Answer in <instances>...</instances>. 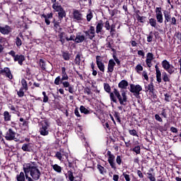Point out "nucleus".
<instances>
[{
	"instance_id": "obj_42",
	"label": "nucleus",
	"mask_w": 181,
	"mask_h": 181,
	"mask_svg": "<svg viewBox=\"0 0 181 181\" xmlns=\"http://www.w3.org/2000/svg\"><path fill=\"white\" fill-rule=\"evenodd\" d=\"M155 13H156V16L163 15V13H162V7H156L155 10Z\"/></svg>"
},
{
	"instance_id": "obj_28",
	"label": "nucleus",
	"mask_w": 181,
	"mask_h": 181,
	"mask_svg": "<svg viewBox=\"0 0 181 181\" xmlns=\"http://www.w3.org/2000/svg\"><path fill=\"white\" fill-rule=\"evenodd\" d=\"M62 53L64 60L69 62V60H70V53H69L68 51H62Z\"/></svg>"
},
{
	"instance_id": "obj_58",
	"label": "nucleus",
	"mask_w": 181,
	"mask_h": 181,
	"mask_svg": "<svg viewBox=\"0 0 181 181\" xmlns=\"http://www.w3.org/2000/svg\"><path fill=\"white\" fill-rule=\"evenodd\" d=\"M129 134L132 136H138V132L135 129L129 130Z\"/></svg>"
},
{
	"instance_id": "obj_59",
	"label": "nucleus",
	"mask_w": 181,
	"mask_h": 181,
	"mask_svg": "<svg viewBox=\"0 0 181 181\" xmlns=\"http://www.w3.org/2000/svg\"><path fill=\"white\" fill-rule=\"evenodd\" d=\"M43 98V103H47L49 101V96L46 94L45 91L42 92Z\"/></svg>"
},
{
	"instance_id": "obj_53",
	"label": "nucleus",
	"mask_w": 181,
	"mask_h": 181,
	"mask_svg": "<svg viewBox=\"0 0 181 181\" xmlns=\"http://www.w3.org/2000/svg\"><path fill=\"white\" fill-rule=\"evenodd\" d=\"M116 163H117V165L119 166H121V163H122V157H121V156H117L116 158Z\"/></svg>"
},
{
	"instance_id": "obj_25",
	"label": "nucleus",
	"mask_w": 181,
	"mask_h": 181,
	"mask_svg": "<svg viewBox=\"0 0 181 181\" xmlns=\"http://www.w3.org/2000/svg\"><path fill=\"white\" fill-rule=\"evenodd\" d=\"M11 118H12V115L9 114V112L5 111L4 112V119L5 122H8V121H11Z\"/></svg>"
},
{
	"instance_id": "obj_35",
	"label": "nucleus",
	"mask_w": 181,
	"mask_h": 181,
	"mask_svg": "<svg viewBox=\"0 0 181 181\" xmlns=\"http://www.w3.org/2000/svg\"><path fill=\"white\" fill-rule=\"evenodd\" d=\"M17 181H25V173L23 172H21L19 175L16 176Z\"/></svg>"
},
{
	"instance_id": "obj_34",
	"label": "nucleus",
	"mask_w": 181,
	"mask_h": 181,
	"mask_svg": "<svg viewBox=\"0 0 181 181\" xmlns=\"http://www.w3.org/2000/svg\"><path fill=\"white\" fill-rule=\"evenodd\" d=\"M162 77L164 83H169L170 81V78H169V75L167 74L166 72H163L162 74Z\"/></svg>"
},
{
	"instance_id": "obj_3",
	"label": "nucleus",
	"mask_w": 181,
	"mask_h": 181,
	"mask_svg": "<svg viewBox=\"0 0 181 181\" xmlns=\"http://www.w3.org/2000/svg\"><path fill=\"white\" fill-rule=\"evenodd\" d=\"M54 83L56 86H60V84H62L64 88H65V91H69L70 94H74V86L70 85V82L69 81H64L63 78H61L60 76H58L55 78Z\"/></svg>"
},
{
	"instance_id": "obj_7",
	"label": "nucleus",
	"mask_w": 181,
	"mask_h": 181,
	"mask_svg": "<svg viewBox=\"0 0 181 181\" xmlns=\"http://www.w3.org/2000/svg\"><path fill=\"white\" fill-rule=\"evenodd\" d=\"M130 93H132L136 98H139L140 91H142V86L141 85H135L134 83L130 84L129 88Z\"/></svg>"
},
{
	"instance_id": "obj_50",
	"label": "nucleus",
	"mask_w": 181,
	"mask_h": 181,
	"mask_svg": "<svg viewBox=\"0 0 181 181\" xmlns=\"http://www.w3.org/2000/svg\"><path fill=\"white\" fill-rule=\"evenodd\" d=\"M23 90H25V89L20 88V90L17 92V95H18V97L21 98L25 95V92Z\"/></svg>"
},
{
	"instance_id": "obj_5",
	"label": "nucleus",
	"mask_w": 181,
	"mask_h": 181,
	"mask_svg": "<svg viewBox=\"0 0 181 181\" xmlns=\"http://www.w3.org/2000/svg\"><path fill=\"white\" fill-rule=\"evenodd\" d=\"M8 54L13 58L14 62H18L20 66H23V62L25 60V55L23 54H16V52L13 50L8 52Z\"/></svg>"
},
{
	"instance_id": "obj_12",
	"label": "nucleus",
	"mask_w": 181,
	"mask_h": 181,
	"mask_svg": "<svg viewBox=\"0 0 181 181\" xmlns=\"http://www.w3.org/2000/svg\"><path fill=\"white\" fill-rule=\"evenodd\" d=\"M72 16L74 21H77V22H81L83 21V13L80 12V10L74 9Z\"/></svg>"
},
{
	"instance_id": "obj_64",
	"label": "nucleus",
	"mask_w": 181,
	"mask_h": 181,
	"mask_svg": "<svg viewBox=\"0 0 181 181\" xmlns=\"http://www.w3.org/2000/svg\"><path fill=\"white\" fill-rule=\"evenodd\" d=\"M123 176L126 181H131V177H129V175H128L125 173H123Z\"/></svg>"
},
{
	"instance_id": "obj_10",
	"label": "nucleus",
	"mask_w": 181,
	"mask_h": 181,
	"mask_svg": "<svg viewBox=\"0 0 181 181\" xmlns=\"http://www.w3.org/2000/svg\"><path fill=\"white\" fill-rule=\"evenodd\" d=\"M30 176L35 180H39L40 176H42V173H40V170L37 167H33L30 172Z\"/></svg>"
},
{
	"instance_id": "obj_46",
	"label": "nucleus",
	"mask_w": 181,
	"mask_h": 181,
	"mask_svg": "<svg viewBox=\"0 0 181 181\" xmlns=\"http://www.w3.org/2000/svg\"><path fill=\"white\" fill-rule=\"evenodd\" d=\"M146 59L148 60H154L155 59V56L152 52H148L146 54Z\"/></svg>"
},
{
	"instance_id": "obj_2",
	"label": "nucleus",
	"mask_w": 181,
	"mask_h": 181,
	"mask_svg": "<svg viewBox=\"0 0 181 181\" xmlns=\"http://www.w3.org/2000/svg\"><path fill=\"white\" fill-rule=\"evenodd\" d=\"M85 35H81V33H78L76 35L74 42L75 43H83V42H87V39L93 40L95 37V28L90 25L88 30L83 31Z\"/></svg>"
},
{
	"instance_id": "obj_11",
	"label": "nucleus",
	"mask_w": 181,
	"mask_h": 181,
	"mask_svg": "<svg viewBox=\"0 0 181 181\" xmlns=\"http://www.w3.org/2000/svg\"><path fill=\"white\" fill-rule=\"evenodd\" d=\"M0 74L3 76H6L10 80L13 78V76L12 75V72H11V69L8 67H4V69L0 68Z\"/></svg>"
},
{
	"instance_id": "obj_36",
	"label": "nucleus",
	"mask_w": 181,
	"mask_h": 181,
	"mask_svg": "<svg viewBox=\"0 0 181 181\" xmlns=\"http://www.w3.org/2000/svg\"><path fill=\"white\" fill-rule=\"evenodd\" d=\"M98 68L99 69L100 71H102V73H104L105 71V65L103 62H100L99 64H96Z\"/></svg>"
},
{
	"instance_id": "obj_40",
	"label": "nucleus",
	"mask_w": 181,
	"mask_h": 181,
	"mask_svg": "<svg viewBox=\"0 0 181 181\" xmlns=\"http://www.w3.org/2000/svg\"><path fill=\"white\" fill-rule=\"evenodd\" d=\"M40 66L41 67L42 70H46V62H45V59H40Z\"/></svg>"
},
{
	"instance_id": "obj_47",
	"label": "nucleus",
	"mask_w": 181,
	"mask_h": 181,
	"mask_svg": "<svg viewBox=\"0 0 181 181\" xmlns=\"http://www.w3.org/2000/svg\"><path fill=\"white\" fill-rule=\"evenodd\" d=\"M135 70H136V73H139L140 71H144V66H142V65H141V64H139L136 65Z\"/></svg>"
},
{
	"instance_id": "obj_62",
	"label": "nucleus",
	"mask_w": 181,
	"mask_h": 181,
	"mask_svg": "<svg viewBox=\"0 0 181 181\" xmlns=\"http://www.w3.org/2000/svg\"><path fill=\"white\" fill-rule=\"evenodd\" d=\"M105 28L106 30H110V29H111V25H110L109 21H106V22L105 23Z\"/></svg>"
},
{
	"instance_id": "obj_32",
	"label": "nucleus",
	"mask_w": 181,
	"mask_h": 181,
	"mask_svg": "<svg viewBox=\"0 0 181 181\" xmlns=\"http://www.w3.org/2000/svg\"><path fill=\"white\" fill-rule=\"evenodd\" d=\"M52 168L57 173H62V167L57 164L51 165Z\"/></svg>"
},
{
	"instance_id": "obj_22",
	"label": "nucleus",
	"mask_w": 181,
	"mask_h": 181,
	"mask_svg": "<svg viewBox=\"0 0 181 181\" xmlns=\"http://www.w3.org/2000/svg\"><path fill=\"white\" fill-rule=\"evenodd\" d=\"M148 23L152 28H155L156 29V28H158V21L156 18H150L148 21Z\"/></svg>"
},
{
	"instance_id": "obj_27",
	"label": "nucleus",
	"mask_w": 181,
	"mask_h": 181,
	"mask_svg": "<svg viewBox=\"0 0 181 181\" xmlns=\"http://www.w3.org/2000/svg\"><path fill=\"white\" fill-rule=\"evenodd\" d=\"M58 37L59 39V42H60L62 45H64V43H66V39H64V32L59 33Z\"/></svg>"
},
{
	"instance_id": "obj_61",
	"label": "nucleus",
	"mask_w": 181,
	"mask_h": 181,
	"mask_svg": "<svg viewBox=\"0 0 181 181\" xmlns=\"http://www.w3.org/2000/svg\"><path fill=\"white\" fill-rule=\"evenodd\" d=\"M92 18H93V12L90 11V12L88 14H87V16H86L87 21H88V22H90Z\"/></svg>"
},
{
	"instance_id": "obj_23",
	"label": "nucleus",
	"mask_w": 181,
	"mask_h": 181,
	"mask_svg": "<svg viewBox=\"0 0 181 181\" xmlns=\"http://www.w3.org/2000/svg\"><path fill=\"white\" fill-rule=\"evenodd\" d=\"M62 70V80H69V75H67V72H66V67L63 66L61 68Z\"/></svg>"
},
{
	"instance_id": "obj_54",
	"label": "nucleus",
	"mask_w": 181,
	"mask_h": 181,
	"mask_svg": "<svg viewBox=\"0 0 181 181\" xmlns=\"http://www.w3.org/2000/svg\"><path fill=\"white\" fill-rule=\"evenodd\" d=\"M16 44L17 47L22 46V40H21L19 37H16Z\"/></svg>"
},
{
	"instance_id": "obj_63",
	"label": "nucleus",
	"mask_w": 181,
	"mask_h": 181,
	"mask_svg": "<svg viewBox=\"0 0 181 181\" xmlns=\"http://www.w3.org/2000/svg\"><path fill=\"white\" fill-rule=\"evenodd\" d=\"M175 36L176 37V38H177L178 40H180V41H181V33H180V32H179V31L175 32Z\"/></svg>"
},
{
	"instance_id": "obj_31",
	"label": "nucleus",
	"mask_w": 181,
	"mask_h": 181,
	"mask_svg": "<svg viewBox=\"0 0 181 181\" xmlns=\"http://www.w3.org/2000/svg\"><path fill=\"white\" fill-rule=\"evenodd\" d=\"M146 91H148L149 93H152L155 91V86L153 83H149L147 86L145 87Z\"/></svg>"
},
{
	"instance_id": "obj_51",
	"label": "nucleus",
	"mask_w": 181,
	"mask_h": 181,
	"mask_svg": "<svg viewBox=\"0 0 181 181\" xmlns=\"http://www.w3.org/2000/svg\"><path fill=\"white\" fill-rule=\"evenodd\" d=\"M68 177L70 181H74V175H73V171H68Z\"/></svg>"
},
{
	"instance_id": "obj_55",
	"label": "nucleus",
	"mask_w": 181,
	"mask_h": 181,
	"mask_svg": "<svg viewBox=\"0 0 181 181\" xmlns=\"http://www.w3.org/2000/svg\"><path fill=\"white\" fill-rule=\"evenodd\" d=\"M152 40H153V33L151 31L150 32L148 36L147 37V42H148V43H151Z\"/></svg>"
},
{
	"instance_id": "obj_9",
	"label": "nucleus",
	"mask_w": 181,
	"mask_h": 181,
	"mask_svg": "<svg viewBox=\"0 0 181 181\" xmlns=\"http://www.w3.org/2000/svg\"><path fill=\"white\" fill-rule=\"evenodd\" d=\"M107 161L109 165H110V168L113 169V170H117V164L115 163V156L111 153V151H107Z\"/></svg>"
},
{
	"instance_id": "obj_14",
	"label": "nucleus",
	"mask_w": 181,
	"mask_h": 181,
	"mask_svg": "<svg viewBox=\"0 0 181 181\" xmlns=\"http://www.w3.org/2000/svg\"><path fill=\"white\" fill-rule=\"evenodd\" d=\"M12 32L11 26L6 25L4 27L0 26V33L2 35H9Z\"/></svg>"
},
{
	"instance_id": "obj_20",
	"label": "nucleus",
	"mask_w": 181,
	"mask_h": 181,
	"mask_svg": "<svg viewBox=\"0 0 181 181\" xmlns=\"http://www.w3.org/2000/svg\"><path fill=\"white\" fill-rule=\"evenodd\" d=\"M32 164L31 163H26L25 165H23V170L25 175H29L30 172L32 171Z\"/></svg>"
},
{
	"instance_id": "obj_33",
	"label": "nucleus",
	"mask_w": 181,
	"mask_h": 181,
	"mask_svg": "<svg viewBox=\"0 0 181 181\" xmlns=\"http://www.w3.org/2000/svg\"><path fill=\"white\" fill-rule=\"evenodd\" d=\"M63 156H64V151H62V150H60V151H57L55 154V157L57 158L59 160H62V159H63Z\"/></svg>"
},
{
	"instance_id": "obj_19",
	"label": "nucleus",
	"mask_w": 181,
	"mask_h": 181,
	"mask_svg": "<svg viewBox=\"0 0 181 181\" xmlns=\"http://www.w3.org/2000/svg\"><path fill=\"white\" fill-rule=\"evenodd\" d=\"M103 28H104V23H103V21H100L99 23L96 25V30L95 31V35H100L101 32H103Z\"/></svg>"
},
{
	"instance_id": "obj_6",
	"label": "nucleus",
	"mask_w": 181,
	"mask_h": 181,
	"mask_svg": "<svg viewBox=\"0 0 181 181\" xmlns=\"http://www.w3.org/2000/svg\"><path fill=\"white\" fill-rule=\"evenodd\" d=\"M6 141H15V142H19V139L16 138V132L12 129H8L6 132L4 136Z\"/></svg>"
},
{
	"instance_id": "obj_52",
	"label": "nucleus",
	"mask_w": 181,
	"mask_h": 181,
	"mask_svg": "<svg viewBox=\"0 0 181 181\" xmlns=\"http://www.w3.org/2000/svg\"><path fill=\"white\" fill-rule=\"evenodd\" d=\"M112 57H113V60H115V62H116L117 66H121V61L118 59V57H117V55L115 54H112Z\"/></svg>"
},
{
	"instance_id": "obj_13",
	"label": "nucleus",
	"mask_w": 181,
	"mask_h": 181,
	"mask_svg": "<svg viewBox=\"0 0 181 181\" xmlns=\"http://www.w3.org/2000/svg\"><path fill=\"white\" fill-rule=\"evenodd\" d=\"M21 149L23 152H33V144L32 143L23 144Z\"/></svg>"
},
{
	"instance_id": "obj_17",
	"label": "nucleus",
	"mask_w": 181,
	"mask_h": 181,
	"mask_svg": "<svg viewBox=\"0 0 181 181\" xmlns=\"http://www.w3.org/2000/svg\"><path fill=\"white\" fill-rule=\"evenodd\" d=\"M156 69V80L158 83L162 82V73L160 72V69H159V66L158 64H156L155 66Z\"/></svg>"
},
{
	"instance_id": "obj_26",
	"label": "nucleus",
	"mask_w": 181,
	"mask_h": 181,
	"mask_svg": "<svg viewBox=\"0 0 181 181\" xmlns=\"http://www.w3.org/2000/svg\"><path fill=\"white\" fill-rule=\"evenodd\" d=\"M19 121L20 122H22V123H20V127H21V128L28 127L29 122H28V120H25L23 117H21Z\"/></svg>"
},
{
	"instance_id": "obj_1",
	"label": "nucleus",
	"mask_w": 181,
	"mask_h": 181,
	"mask_svg": "<svg viewBox=\"0 0 181 181\" xmlns=\"http://www.w3.org/2000/svg\"><path fill=\"white\" fill-rule=\"evenodd\" d=\"M119 88H121L120 92L117 88L113 89V92L110 93V101L117 104L118 102L120 105H127L128 103V95H127V88L128 87V82L127 80H122L118 83Z\"/></svg>"
},
{
	"instance_id": "obj_18",
	"label": "nucleus",
	"mask_w": 181,
	"mask_h": 181,
	"mask_svg": "<svg viewBox=\"0 0 181 181\" xmlns=\"http://www.w3.org/2000/svg\"><path fill=\"white\" fill-rule=\"evenodd\" d=\"M163 16H164V23L165 25H167L168 23H169V22H170L171 19H172V16L170 15V12L168 11H163Z\"/></svg>"
},
{
	"instance_id": "obj_37",
	"label": "nucleus",
	"mask_w": 181,
	"mask_h": 181,
	"mask_svg": "<svg viewBox=\"0 0 181 181\" xmlns=\"http://www.w3.org/2000/svg\"><path fill=\"white\" fill-rule=\"evenodd\" d=\"M81 62V55H80V54H77L74 59V63L77 66H80Z\"/></svg>"
},
{
	"instance_id": "obj_49",
	"label": "nucleus",
	"mask_w": 181,
	"mask_h": 181,
	"mask_svg": "<svg viewBox=\"0 0 181 181\" xmlns=\"http://www.w3.org/2000/svg\"><path fill=\"white\" fill-rule=\"evenodd\" d=\"M156 21L158 23H163V15L161 16H156Z\"/></svg>"
},
{
	"instance_id": "obj_57",
	"label": "nucleus",
	"mask_w": 181,
	"mask_h": 181,
	"mask_svg": "<svg viewBox=\"0 0 181 181\" xmlns=\"http://www.w3.org/2000/svg\"><path fill=\"white\" fill-rule=\"evenodd\" d=\"M164 97H165V101H166L167 103H170V99L172 98V96L169 93H165Z\"/></svg>"
},
{
	"instance_id": "obj_56",
	"label": "nucleus",
	"mask_w": 181,
	"mask_h": 181,
	"mask_svg": "<svg viewBox=\"0 0 181 181\" xmlns=\"http://www.w3.org/2000/svg\"><path fill=\"white\" fill-rule=\"evenodd\" d=\"M149 95H151V98H153L154 100H156V98H158V95L156 94V92L155 90L149 92Z\"/></svg>"
},
{
	"instance_id": "obj_15",
	"label": "nucleus",
	"mask_w": 181,
	"mask_h": 181,
	"mask_svg": "<svg viewBox=\"0 0 181 181\" xmlns=\"http://www.w3.org/2000/svg\"><path fill=\"white\" fill-rule=\"evenodd\" d=\"M115 61L114 59H110L107 64V73L112 74L114 71V68L116 66Z\"/></svg>"
},
{
	"instance_id": "obj_8",
	"label": "nucleus",
	"mask_w": 181,
	"mask_h": 181,
	"mask_svg": "<svg viewBox=\"0 0 181 181\" xmlns=\"http://www.w3.org/2000/svg\"><path fill=\"white\" fill-rule=\"evenodd\" d=\"M49 122L47 120H44L41 123V127L40 128V135H42V136L49 135Z\"/></svg>"
},
{
	"instance_id": "obj_24",
	"label": "nucleus",
	"mask_w": 181,
	"mask_h": 181,
	"mask_svg": "<svg viewBox=\"0 0 181 181\" xmlns=\"http://www.w3.org/2000/svg\"><path fill=\"white\" fill-rule=\"evenodd\" d=\"M21 86L22 87L21 88L24 90V91H28L29 90V88L28 87V81H26V79L23 78L21 80Z\"/></svg>"
},
{
	"instance_id": "obj_4",
	"label": "nucleus",
	"mask_w": 181,
	"mask_h": 181,
	"mask_svg": "<svg viewBox=\"0 0 181 181\" xmlns=\"http://www.w3.org/2000/svg\"><path fill=\"white\" fill-rule=\"evenodd\" d=\"M161 66L163 69L165 70L168 73V74L172 75L173 73H175V71L177 70V68H175V66L172 64H170V62L168 61L167 59H164L161 62Z\"/></svg>"
},
{
	"instance_id": "obj_60",
	"label": "nucleus",
	"mask_w": 181,
	"mask_h": 181,
	"mask_svg": "<svg viewBox=\"0 0 181 181\" xmlns=\"http://www.w3.org/2000/svg\"><path fill=\"white\" fill-rule=\"evenodd\" d=\"M146 64L147 67L151 69V67H152V59H146Z\"/></svg>"
},
{
	"instance_id": "obj_39",
	"label": "nucleus",
	"mask_w": 181,
	"mask_h": 181,
	"mask_svg": "<svg viewBox=\"0 0 181 181\" xmlns=\"http://www.w3.org/2000/svg\"><path fill=\"white\" fill-rule=\"evenodd\" d=\"M104 90L106 91V93H108L110 95H111V86H110V84L108 83H104Z\"/></svg>"
},
{
	"instance_id": "obj_38",
	"label": "nucleus",
	"mask_w": 181,
	"mask_h": 181,
	"mask_svg": "<svg viewBox=\"0 0 181 181\" xmlns=\"http://www.w3.org/2000/svg\"><path fill=\"white\" fill-rule=\"evenodd\" d=\"M58 16L59 19H63V18H66V11H64V8H62L60 11H58Z\"/></svg>"
},
{
	"instance_id": "obj_16",
	"label": "nucleus",
	"mask_w": 181,
	"mask_h": 181,
	"mask_svg": "<svg viewBox=\"0 0 181 181\" xmlns=\"http://www.w3.org/2000/svg\"><path fill=\"white\" fill-rule=\"evenodd\" d=\"M42 18H44L46 25L49 26L50 25V19H53V13H49L47 15L43 13Z\"/></svg>"
},
{
	"instance_id": "obj_48",
	"label": "nucleus",
	"mask_w": 181,
	"mask_h": 181,
	"mask_svg": "<svg viewBox=\"0 0 181 181\" xmlns=\"http://www.w3.org/2000/svg\"><path fill=\"white\" fill-rule=\"evenodd\" d=\"M83 93L84 94H87V95H91V94H93V92L91 91V88H90L89 87L85 88Z\"/></svg>"
},
{
	"instance_id": "obj_43",
	"label": "nucleus",
	"mask_w": 181,
	"mask_h": 181,
	"mask_svg": "<svg viewBox=\"0 0 181 181\" xmlns=\"http://www.w3.org/2000/svg\"><path fill=\"white\" fill-rule=\"evenodd\" d=\"M113 116L117 119V122L121 124V117L119 116V112H115Z\"/></svg>"
},
{
	"instance_id": "obj_21",
	"label": "nucleus",
	"mask_w": 181,
	"mask_h": 181,
	"mask_svg": "<svg viewBox=\"0 0 181 181\" xmlns=\"http://www.w3.org/2000/svg\"><path fill=\"white\" fill-rule=\"evenodd\" d=\"M52 23H54V30L55 32H62V27H60V23L59 21H56L54 18Z\"/></svg>"
},
{
	"instance_id": "obj_29",
	"label": "nucleus",
	"mask_w": 181,
	"mask_h": 181,
	"mask_svg": "<svg viewBox=\"0 0 181 181\" xmlns=\"http://www.w3.org/2000/svg\"><path fill=\"white\" fill-rule=\"evenodd\" d=\"M132 152H134L136 155H140L141 153V146L136 145L132 149H130Z\"/></svg>"
},
{
	"instance_id": "obj_44",
	"label": "nucleus",
	"mask_w": 181,
	"mask_h": 181,
	"mask_svg": "<svg viewBox=\"0 0 181 181\" xmlns=\"http://www.w3.org/2000/svg\"><path fill=\"white\" fill-rule=\"evenodd\" d=\"M136 19H137L138 22H140V23H144V22H145L144 21V19H146V17L141 16H139V14H137L136 15Z\"/></svg>"
},
{
	"instance_id": "obj_41",
	"label": "nucleus",
	"mask_w": 181,
	"mask_h": 181,
	"mask_svg": "<svg viewBox=\"0 0 181 181\" xmlns=\"http://www.w3.org/2000/svg\"><path fill=\"white\" fill-rule=\"evenodd\" d=\"M98 169L100 175H104V172L105 173L107 172V170H105V168L100 164H98Z\"/></svg>"
},
{
	"instance_id": "obj_45",
	"label": "nucleus",
	"mask_w": 181,
	"mask_h": 181,
	"mask_svg": "<svg viewBox=\"0 0 181 181\" xmlns=\"http://www.w3.org/2000/svg\"><path fill=\"white\" fill-rule=\"evenodd\" d=\"M170 23L171 26H176L177 25V20H176L175 17H171Z\"/></svg>"
},
{
	"instance_id": "obj_30",
	"label": "nucleus",
	"mask_w": 181,
	"mask_h": 181,
	"mask_svg": "<svg viewBox=\"0 0 181 181\" xmlns=\"http://www.w3.org/2000/svg\"><path fill=\"white\" fill-rule=\"evenodd\" d=\"M79 110L81 114H85V115H88V114H90V110L86 108L83 105H81Z\"/></svg>"
}]
</instances>
